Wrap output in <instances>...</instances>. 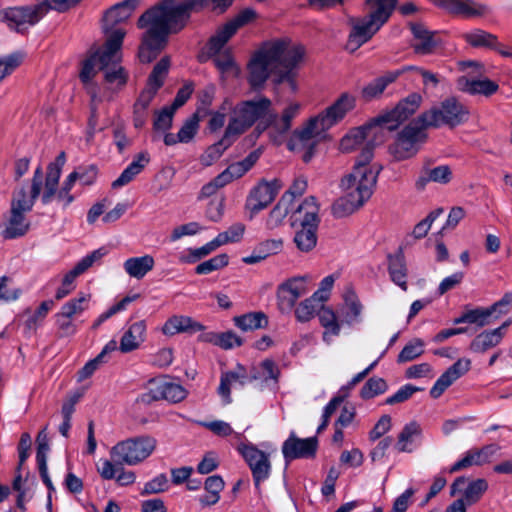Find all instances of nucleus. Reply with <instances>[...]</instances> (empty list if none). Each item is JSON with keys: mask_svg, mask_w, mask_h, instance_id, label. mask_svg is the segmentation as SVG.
Returning a JSON list of instances; mask_svg holds the SVG:
<instances>
[{"mask_svg": "<svg viewBox=\"0 0 512 512\" xmlns=\"http://www.w3.org/2000/svg\"><path fill=\"white\" fill-rule=\"evenodd\" d=\"M509 324L510 322L507 321L496 329L480 333L471 342L470 349L476 353H483L486 350L496 346L500 343L503 337V329L508 327Z\"/></svg>", "mask_w": 512, "mask_h": 512, "instance_id": "obj_37", "label": "nucleus"}, {"mask_svg": "<svg viewBox=\"0 0 512 512\" xmlns=\"http://www.w3.org/2000/svg\"><path fill=\"white\" fill-rule=\"evenodd\" d=\"M457 88L470 95H483L489 97L498 91L499 86L496 82L488 78L474 79L467 76H461L457 79Z\"/></svg>", "mask_w": 512, "mask_h": 512, "instance_id": "obj_27", "label": "nucleus"}, {"mask_svg": "<svg viewBox=\"0 0 512 512\" xmlns=\"http://www.w3.org/2000/svg\"><path fill=\"white\" fill-rule=\"evenodd\" d=\"M409 26L413 35L412 47L415 53L420 55L433 53L438 46L435 33L428 30L421 23H410Z\"/></svg>", "mask_w": 512, "mask_h": 512, "instance_id": "obj_25", "label": "nucleus"}, {"mask_svg": "<svg viewBox=\"0 0 512 512\" xmlns=\"http://www.w3.org/2000/svg\"><path fill=\"white\" fill-rule=\"evenodd\" d=\"M145 331L144 321H138L130 325L120 340L119 350L122 353L136 350L145 339Z\"/></svg>", "mask_w": 512, "mask_h": 512, "instance_id": "obj_35", "label": "nucleus"}, {"mask_svg": "<svg viewBox=\"0 0 512 512\" xmlns=\"http://www.w3.org/2000/svg\"><path fill=\"white\" fill-rule=\"evenodd\" d=\"M388 271L391 280L404 291L407 290V267L405 257L400 249L394 255H388Z\"/></svg>", "mask_w": 512, "mask_h": 512, "instance_id": "obj_38", "label": "nucleus"}, {"mask_svg": "<svg viewBox=\"0 0 512 512\" xmlns=\"http://www.w3.org/2000/svg\"><path fill=\"white\" fill-rule=\"evenodd\" d=\"M29 228L30 222L27 220L25 213L10 209L9 217L4 224V229L1 231V236L5 240L20 238L27 234Z\"/></svg>", "mask_w": 512, "mask_h": 512, "instance_id": "obj_29", "label": "nucleus"}, {"mask_svg": "<svg viewBox=\"0 0 512 512\" xmlns=\"http://www.w3.org/2000/svg\"><path fill=\"white\" fill-rule=\"evenodd\" d=\"M261 151L254 150L250 152L243 160L232 163L219 175L225 182V184L231 183L233 180L242 177L247 173L260 158Z\"/></svg>", "mask_w": 512, "mask_h": 512, "instance_id": "obj_33", "label": "nucleus"}, {"mask_svg": "<svg viewBox=\"0 0 512 512\" xmlns=\"http://www.w3.org/2000/svg\"><path fill=\"white\" fill-rule=\"evenodd\" d=\"M53 300L43 301L36 311L26 320L25 325L29 329H36L37 326L47 316L48 312L53 308Z\"/></svg>", "mask_w": 512, "mask_h": 512, "instance_id": "obj_63", "label": "nucleus"}, {"mask_svg": "<svg viewBox=\"0 0 512 512\" xmlns=\"http://www.w3.org/2000/svg\"><path fill=\"white\" fill-rule=\"evenodd\" d=\"M467 43L473 47H488L496 48L497 37L481 29H476L472 32L463 35Z\"/></svg>", "mask_w": 512, "mask_h": 512, "instance_id": "obj_49", "label": "nucleus"}, {"mask_svg": "<svg viewBox=\"0 0 512 512\" xmlns=\"http://www.w3.org/2000/svg\"><path fill=\"white\" fill-rule=\"evenodd\" d=\"M65 160V153L61 152L57 156L55 162L50 163L47 167L45 187L41 197V201L44 205L49 204L52 201L53 197L56 195L61 170L63 165L65 164Z\"/></svg>", "mask_w": 512, "mask_h": 512, "instance_id": "obj_26", "label": "nucleus"}, {"mask_svg": "<svg viewBox=\"0 0 512 512\" xmlns=\"http://www.w3.org/2000/svg\"><path fill=\"white\" fill-rule=\"evenodd\" d=\"M139 298V294H135L132 296H125L119 302L111 306L106 312L102 313L93 323L92 328L97 329L103 322L108 320L113 315L121 312L127 308V306Z\"/></svg>", "mask_w": 512, "mask_h": 512, "instance_id": "obj_58", "label": "nucleus"}, {"mask_svg": "<svg viewBox=\"0 0 512 512\" xmlns=\"http://www.w3.org/2000/svg\"><path fill=\"white\" fill-rule=\"evenodd\" d=\"M228 261L229 258L227 254H219L197 265L195 272L199 275L210 274L213 271L227 266Z\"/></svg>", "mask_w": 512, "mask_h": 512, "instance_id": "obj_59", "label": "nucleus"}, {"mask_svg": "<svg viewBox=\"0 0 512 512\" xmlns=\"http://www.w3.org/2000/svg\"><path fill=\"white\" fill-rule=\"evenodd\" d=\"M431 2L450 14L466 18L482 16L488 11L486 5L474 0H431Z\"/></svg>", "mask_w": 512, "mask_h": 512, "instance_id": "obj_21", "label": "nucleus"}, {"mask_svg": "<svg viewBox=\"0 0 512 512\" xmlns=\"http://www.w3.org/2000/svg\"><path fill=\"white\" fill-rule=\"evenodd\" d=\"M487 453L485 452V449L482 450H470L468 451L465 456L455 462L451 468L449 469L450 473H455L460 470L466 469L468 467H471L473 465H481L486 461Z\"/></svg>", "mask_w": 512, "mask_h": 512, "instance_id": "obj_50", "label": "nucleus"}, {"mask_svg": "<svg viewBox=\"0 0 512 512\" xmlns=\"http://www.w3.org/2000/svg\"><path fill=\"white\" fill-rule=\"evenodd\" d=\"M37 198L34 197L32 189L28 197L25 188L22 187L13 193L10 209L23 213L30 212Z\"/></svg>", "mask_w": 512, "mask_h": 512, "instance_id": "obj_53", "label": "nucleus"}, {"mask_svg": "<svg viewBox=\"0 0 512 512\" xmlns=\"http://www.w3.org/2000/svg\"><path fill=\"white\" fill-rule=\"evenodd\" d=\"M367 141L358 156L353 170L341 181L345 195L338 198L332 206V213L337 218L348 216L359 209L372 196L382 169L377 164H370L376 144L384 141V135L372 119L368 124L352 129L340 141L343 152L355 150Z\"/></svg>", "mask_w": 512, "mask_h": 512, "instance_id": "obj_1", "label": "nucleus"}, {"mask_svg": "<svg viewBox=\"0 0 512 512\" xmlns=\"http://www.w3.org/2000/svg\"><path fill=\"white\" fill-rule=\"evenodd\" d=\"M234 323L242 331H252L266 327L268 319L263 312H251L235 317Z\"/></svg>", "mask_w": 512, "mask_h": 512, "instance_id": "obj_45", "label": "nucleus"}, {"mask_svg": "<svg viewBox=\"0 0 512 512\" xmlns=\"http://www.w3.org/2000/svg\"><path fill=\"white\" fill-rule=\"evenodd\" d=\"M104 255H106V250L104 248H100L94 250L90 254L83 257L75 267L67 273V282H70L71 278H76L77 276L84 273L88 268H90L96 261H99Z\"/></svg>", "mask_w": 512, "mask_h": 512, "instance_id": "obj_51", "label": "nucleus"}, {"mask_svg": "<svg viewBox=\"0 0 512 512\" xmlns=\"http://www.w3.org/2000/svg\"><path fill=\"white\" fill-rule=\"evenodd\" d=\"M271 106V100L265 96L237 103L232 109L226 127L228 134H232L235 138L242 135L258 120H262L269 115Z\"/></svg>", "mask_w": 512, "mask_h": 512, "instance_id": "obj_6", "label": "nucleus"}, {"mask_svg": "<svg viewBox=\"0 0 512 512\" xmlns=\"http://www.w3.org/2000/svg\"><path fill=\"white\" fill-rule=\"evenodd\" d=\"M421 432V427L417 422L407 423L398 435L395 449L400 453L411 452L412 449L409 447V444H412L414 438L420 436Z\"/></svg>", "mask_w": 512, "mask_h": 512, "instance_id": "obj_44", "label": "nucleus"}, {"mask_svg": "<svg viewBox=\"0 0 512 512\" xmlns=\"http://www.w3.org/2000/svg\"><path fill=\"white\" fill-rule=\"evenodd\" d=\"M308 278V276L293 277L278 287V305L282 311L291 310L297 300L308 292L306 286Z\"/></svg>", "mask_w": 512, "mask_h": 512, "instance_id": "obj_19", "label": "nucleus"}, {"mask_svg": "<svg viewBox=\"0 0 512 512\" xmlns=\"http://www.w3.org/2000/svg\"><path fill=\"white\" fill-rule=\"evenodd\" d=\"M317 303L313 299H305L295 309L296 319L300 322H308L313 318L316 311H318Z\"/></svg>", "mask_w": 512, "mask_h": 512, "instance_id": "obj_64", "label": "nucleus"}, {"mask_svg": "<svg viewBox=\"0 0 512 512\" xmlns=\"http://www.w3.org/2000/svg\"><path fill=\"white\" fill-rule=\"evenodd\" d=\"M424 353V342L415 338L408 342L398 355L397 361L399 363L409 362Z\"/></svg>", "mask_w": 512, "mask_h": 512, "instance_id": "obj_56", "label": "nucleus"}, {"mask_svg": "<svg viewBox=\"0 0 512 512\" xmlns=\"http://www.w3.org/2000/svg\"><path fill=\"white\" fill-rule=\"evenodd\" d=\"M279 185L277 180L271 182L262 180L251 189L245 203L246 209L250 211V218L268 207L278 194Z\"/></svg>", "mask_w": 512, "mask_h": 512, "instance_id": "obj_16", "label": "nucleus"}, {"mask_svg": "<svg viewBox=\"0 0 512 512\" xmlns=\"http://www.w3.org/2000/svg\"><path fill=\"white\" fill-rule=\"evenodd\" d=\"M235 139L236 138L232 134H228V131L225 129L223 137L218 142L209 146L200 156L201 164L206 167L211 166L223 155L225 150L233 144Z\"/></svg>", "mask_w": 512, "mask_h": 512, "instance_id": "obj_40", "label": "nucleus"}, {"mask_svg": "<svg viewBox=\"0 0 512 512\" xmlns=\"http://www.w3.org/2000/svg\"><path fill=\"white\" fill-rule=\"evenodd\" d=\"M423 123L419 117L410 122L399 134L393 145L390 146V152L395 159L404 160L414 156L418 152V143L426 139Z\"/></svg>", "mask_w": 512, "mask_h": 512, "instance_id": "obj_11", "label": "nucleus"}, {"mask_svg": "<svg viewBox=\"0 0 512 512\" xmlns=\"http://www.w3.org/2000/svg\"><path fill=\"white\" fill-rule=\"evenodd\" d=\"M280 369L278 365L271 359L263 360L258 367L252 369L248 382L260 381L262 387L277 389L280 377Z\"/></svg>", "mask_w": 512, "mask_h": 512, "instance_id": "obj_24", "label": "nucleus"}, {"mask_svg": "<svg viewBox=\"0 0 512 512\" xmlns=\"http://www.w3.org/2000/svg\"><path fill=\"white\" fill-rule=\"evenodd\" d=\"M451 177L452 172L447 165H440L434 168H424L421 171L415 185L417 189L422 190L429 182L447 184L450 182Z\"/></svg>", "mask_w": 512, "mask_h": 512, "instance_id": "obj_39", "label": "nucleus"}, {"mask_svg": "<svg viewBox=\"0 0 512 512\" xmlns=\"http://www.w3.org/2000/svg\"><path fill=\"white\" fill-rule=\"evenodd\" d=\"M329 129L319 115L311 118L302 128L296 129L287 143L288 149L301 155L305 163L311 161L322 134Z\"/></svg>", "mask_w": 512, "mask_h": 512, "instance_id": "obj_8", "label": "nucleus"}, {"mask_svg": "<svg viewBox=\"0 0 512 512\" xmlns=\"http://www.w3.org/2000/svg\"><path fill=\"white\" fill-rule=\"evenodd\" d=\"M246 369L242 365H237L233 371L223 372L220 377V384L218 387V394L223 399L225 404L231 403V387L234 383H239L244 386L247 383Z\"/></svg>", "mask_w": 512, "mask_h": 512, "instance_id": "obj_30", "label": "nucleus"}, {"mask_svg": "<svg viewBox=\"0 0 512 512\" xmlns=\"http://www.w3.org/2000/svg\"><path fill=\"white\" fill-rule=\"evenodd\" d=\"M318 318L320 324L325 328L323 334L324 341L327 340L328 335L338 336L340 333V324L337 315L331 307L321 306L318 310Z\"/></svg>", "mask_w": 512, "mask_h": 512, "instance_id": "obj_46", "label": "nucleus"}, {"mask_svg": "<svg viewBox=\"0 0 512 512\" xmlns=\"http://www.w3.org/2000/svg\"><path fill=\"white\" fill-rule=\"evenodd\" d=\"M487 490L488 482L485 479L479 478L468 482L467 478L460 476L452 483L450 494L455 496L457 493H462L460 499L464 500L466 507L476 504Z\"/></svg>", "mask_w": 512, "mask_h": 512, "instance_id": "obj_20", "label": "nucleus"}, {"mask_svg": "<svg viewBox=\"0 0 512 512\" xmlns=\"http://www.w3.org/2000/svg\"><path fill=\"white\" fill-rule=\"evenodd\" d=\"M225 483L221 476H209L204 483L206 495L199 497V502L203 506H211L216 504L220 499V492L224 489Z\"/></svg>", "mask_w": 512, "mask_h": 512, "instance_id": "obj_41", "label": "nucleus"}, {"mask_svg": "<svg viewBox=\"0 0 512 512\" xmlns=\"http://www.w3.org/2000/svg\"><path fill=\"white\" fill-rule=\"evenodd\" d=\"M368 14L362 18L351 19V31L346 50L353 53L368 42L373 35L389 20L397 0H366Z\"/></svg>", "mask_w": 512, "mask_h": 512, "instance_id": "obj_4", "label": "nucleus"}, {"mask_svg": "<svg viewBox=\"0 0 512 512\" xmlns=\"http://www.w3.org/2000/svg\"><path fill=\"white\" fill-rule=\"evenodd\" d=\"M46 15V8L37 3L28 6L8 8L0 12V19L17 32L23 33Z\"/></svg>", "mask_w": 512, "mask_h": 512, "instance_id": "obj_13", "label": "nucleus"}, {"mask_svg": "<svg viewBox=\"0 0 512 512\" xmlns=\"http://www.w3.org/2000/svg\"><path fill=\"white\" fill-rule=\"evenodd\" d=\"M256 16L252 9H245L241 11L234 19L224 24L217 33L209 40V49L211 52H218L224 47L229 39L237 32V30L249 23Z\"/></svg>", "mask_w": 512, "mask_h": 512, "instance_id": "obj_17", "label": "nucleus"}, {"mask_svg": "<svg viewBox=\"0 0 512 512\" xmlns=\"http://www.w3.org/2000/svg\"><path fill=\"white\" fill-rule=\"evenodd\" d=\"M299 111L300 105L298 103H291L284 109L280 118H277L276 114L270 115L271 119L264 128L273 123L277 132L284 134L290 130L292 120L299 114Z\"/></svg>", "mask_w": 512, "mask_h": 512, "instance_id": "obj_42", "label": "nucleus"}, {"mask_svg": "<svg viewBox=\"0 0 512 512\" xmlns=\"http://www.w3.org/2000/svg\"><path fill=\"white\" fill-rule=\"evenodd\" d=\"M126 32L116 30L110 35L102 47L89 50L88 56L81 63L79 78L83 84H88L99 71L104 70L108 64L115 63L118 51L121 49Z\"/></svg>", "mask_w": 512, "mask_h": 512, "instance_id": "obj_5", "label": "nucleus"}, {"mask_svg": "<svg viewBox=\"0 0 512 512\" xmlns=\"http://www.w3.org/2000/svg\"><path fill=\"white\" fill-rule=\"evenodd\" d=\"M199 127V118L196 114L191 116L180 128L177 140L181 143L190 142L196 135Z\"/></svg>", "mask_w": 512, "mask_h": 512, "instance_id": "obj_62", "label": "nucleus"}, {"mask_svg": "<svg viewBox=\"0 0 512 512\" xmlns=\"http://www.w3.org/2000/svg\"><path fill=\"white\" fill-rule=\"evenodd\" d=\"M160 399H165L172 403L183 401L187 395V390L180 384L172 382H163L157 386Z\"/></svg>", "mask_w": 512, "mask_h": 512, "instance_id": "obj_48", "label": "nucleus"}, {"mask_svg": "<svg viewBox=\"0 0 512 512\" xmlns=\"http://www.w3.org/2000/svg\"><path fill=\"white\" fill-rule=\"evenodd\" d=\"M104 255H106V250L104 248H100L94 250L90 254L83 257L75 267L67 273V282H70L71 278H76L77 276L84 273L88 268H90L96 261H99Z\"/></svg>", "mask_w": 512, "mask_h": 512, "instance_id": "obj_52", "label": "nucleus"}, {"mask_svg": "<svg viewBox=\"0 0 512 512\" xmlns=\"http://www.w3.org/2000/svg\"><path fill=\"white\" fill-rule=\"evenodd\" d=\"M155 266L154 258L149 255L131 257L124 261V271L132 278L143 279Z\"/></svg>", "mask_w": 512, "mask_h": 512, "instance_id": "obj_36", "label": "nucleus"}, {"mask_svg": "<svg viewBox=\"0 0 512 512\" xmlns=\"http://www.w3.org/2000/svg\"><path fill=\"white\" fill-rule=\"evenodd\" d=\"M89 302V295L82 294L77 298H73L66 302L62 307L59 313H62L70 318H73L75 315L81 314L84 310L87 309Z\"/></svg>", "mask_w": 512, "mask_h": 512, "instance_id": "obj_60", "label": "nucleus"}, {"mask_svg": "<svg viewBox=\"0 0 512 512\" xmlns=\"http://www.w3.org/2000/svg\"><path fill=\"white\" fill-rule=\"evenodd\" d=\"M237 449L252 472L256 488H259L261 482L268 479L270 475L271 463L268 455L251 443L240 444Z\"/></svg>", "mask_w": 512, "mask_h": 512, "instance_id": "obj_14", "label": "nucleus"}, {"mask_svg": "<svg viewBox=\"0 0 512 512\" xmlns=\"http://www.w3.org/2000/svg\"><path fill=\"white\" fill-rule=\"evenodd\" d=\"M468 108L454 97H449L442 101L440 105L433 106L428 111L419 116V121L424 127L450 128L461 125L468 120Z\"/></svg>", "mask_w": 512, "mask_h": 512, "instance_id": "obj_7", "label": "nucleus"}, {"mask_svg": "<svg viewBox=\"0 0 512 512\" xmlns=\"http://www.w3.org/2000/svg\"><path fill=\"white\" fill-rule=\"evenodd\" d=\"M470 365L471 361L469 359L457 360L434 383L430 390L431 397L439 398L448 387L469 371Z\"/></svg>", "mask_w": 512, "mask_h": 512, "instance_id": "obj_22", "label": "nucleus"}, {"mask_svg": "<svg viewBox=\"0 0 512 512\" xmlns=\"http://www.w3.org/2000/svg\"><path fill=\"white\" fill-rule=\"evenodd\" d=\"M204 329L203 325L194 321L191 317L183 315H174L170 317L162 327L165 335H175L178 333H196Z\"/></svg>", "mask_w": 512, "mask_h": 512, "instance_id": "obj_31", "label": "nucleus"}, {"mask_svg": "<svg viewBox=\"0 0 512 512\" xmlns=\"http://www.w3.org/2000/svg\"><path fill=\"white\" fill-rule=\"evenodd\" d=\"M139 4V0H124L108 9L103 16L102 29L107 38L116 30H125L117 27L126 22L133 14Z\"/></svg>", "mask_w": 512, "mask_h": 512, "instance_id": "obj_18", "label": "nucleus"}, {"mask_svg": "<svg viewBox=\"0 0 512 512\" xmlns=\"http://www.w3.org/2000/svg\"><path fill=\"white\" fill-rule=\"evenodd\" d=\"M170 67V58L168 56H164L161 60L154 66L152 72L148 77L147 83L150 85H154V87L161 88L164 80L168 74Z\"/></svg>", "mask_w": 512, "mask_h": 512, "instance_id": "obj_57", "label": "nucleus"}, {"mask_svg": "<svg viewBox=\"0 0 512 512\" xmlns=\"http://www.w3.org/2000/svg\"><path fill=\"white\" fill-rule=\"evenodd\" d=\"M363 309L364 306L354 291H348L344 294V303L340 308L344 323L349 326L360 323Z\"/></svg>", "mask_w": 512, "mask_h": 512, "instance_id": "obj_32", "label": "nucleus"}, {"mask_svg": "<svg viewBox=\"0 0 512 512\" xmlns=\"http://www.w3.org/2000/svg\"><path fill=\"white\" fill-rule=\"evenodd\" d=\"M149 162L150 156L148 152L143 151L138 153L133 161L122 171L120 176L112 182V188L119 189L128 185L144 170Z\"/></svg>", "mask_w": 512, "mask_h": 512, "instance_id": "obj_28", "label": "nucleus"}, {"mask_svg": "<svg viewBox=\"0 0 512 512\" xmlns=\"http://www.w3.org/2000/svg\"><path fill=\"white\" fill-rule=\"evenodd\" d=\"M401 74V71H389L384 75L375 78L362 88L361 96L365 101H371L378 98Z\"/></svg>", "mask_w": 512, "mask_h": 512, "instance_id": "obj_34", "label": "nucleus"}, {"mask_svg": "<svg viewBox=\"0 0 512 512\" xmlns=\"http://www.w3.org/2000/svg\"><path fill=\"white\" fill-rule=\"evenodd\" d=\"M387 389L388 385L383 378L371 377L361 388L360 396L362 399H371L383 394Z\"/></svg>", "mask_w": 512, "mask_h": 512, "instance_id": "obj_55", "label": "nucleus"}, {"mask_svg": "<svg viewBox=\"0 0 512 512\" xmlns=\"http://www.w3.org/2000/svg\"><path fill=\"white\" fill-rule=\"evenodd\" d=\"M156 447V440L150 436L129 438L112 447V460L126 465H137L148 458Z\"/></svg>", "mask_w": 512, "mask_h": 512, "instance_id": "obj_10", "label": "nucleus"}, {"mask_svg": "<svg viewBox=\"0 0 512 512\" xmlns=\"http://www.w3.org/2000/svg\"><path fill=\"white\" fill-rule=\"evenodd\" d=\"M421 102L422 96L412 93L401 100L393 110L374 118V123L383 134L385 131H394L417 111Z\"/></svg>", "mask_w": 512, "mask_h": 512, "instance_id": "obj_12", "label": "nucleus"}, {"mask_svg": "<svg viewBox=\"0 0 512 512\" xmlns=\"http://www.w3.org/2000/svg\"><path fill=\"white\" fill-rule=\"evenodd\" d=\"M220 51H221V49L218 52L214 53V52H211L210 49L208 48L209 54L215 55V57L213 58V62L215 64V66L217 67V69L223 74H225V73L237 74L238 68L236 67V64H235L231 54L228 52L220 53Z\"/></svg>", "mask_w": 512, "mask_h": 512, "instance_id": "obj_61", "label": "nucleus"}, {"mask_svg": "<svg viewBox=\"0 0 512 512\" xmlns=\"http://www.w3.org/2000/svg\"><path fill=\"white\" fill-rule=\"evenodd\" d=\"M304 55V47L288 38L264 43L248 64L249 84L254 90L260 89L271 74L275 84L286 83L295 92L296 77Z\"/></svg>", "mask_w": 512, "mask_h": 512, "instance_id": "obj_3", "label": "nucleus"}, {"mask_svg": "<svg viewBox=\"0 0 512 512\" xmlns=\"http://www.w3.org/2000/svg\"><path fill=\"white\" fill-rule=\"evenodd\" d=\"M121 61V53L118 51V59L115 63L108 64L106 68H104V80L107 84L120 88L123 87L128 79V74L125 69L120 66Z\"/></svg>", "mask_w": 512, "mask_h": 512, "instance_id": "obj_43", "label": "nucleus"}, {"mask_svg": "<svg viewBox=\"0 0 512 512\" xmlns=\"http://www.w3.org/2000/svg\"><path fill=\"white\" fill-rule=\"evenodd\" d=\"M355 103V96L344 92L332 105L320 113L319 117L322 118L325 122V125L330 128L334 124L341 121L349 111L354 109Z\"/></svg>", "mask_w": 512, "mask_h": 512, "instance_id": "obj_23", "label": "nucleus"}, {"mask_svg": "<svg viewBox=\"0 0 512 512\" xmlns=\"http://www.w3.org/2000/svg\"><path fill=\"white\" fill-rule=\"evenodd\" d=\"M493 313L489 308H476L462 313L461 316L454 320V324L469 323L476 324L478 327H483L490 323V318Z\"/></svg>", "mask_w": 512, "mask_h": 512, "instance_id": "obj_47", "label": "nucleus"}, {"mask_svg": "<svg viewBox=\"0 0 512 512\" xmlns=\"http://www.w3.org/2000/svg\"><path fill=\"white\" fill-rule=\"evenodd\" d=\"M302 214L301 229L295 233L294 243L301 252H310L317 244V230L320 223L319 205L314 196L307 197L295 211Z\"/></svg>", "mask_w": 512, "mask_h": 512, "instance_id": "obj_9", "label": "nucleus"}, {"mask_svg": "<svg viewBox=\"0 0 512 512\" xmlns=\"http://www.w3.org/2000/svg\"><path fill=\"white\" fill-rule=\"evenodd\" d=\"M318 450L317 437L299 438L294 432L283 442L282 454L286 463L295 459H312Z\"/></svg>", "mask_w": 512, "mask_h": 512, "instance_id": "obj_15", "label": "nucleus"}, {"mask_svg": "<svg viewBox=\"0 0 512 512\" xmlns=\"http://www.w3.org/2000/svg\"><path fill=\"white\" fill-rule=\"evenodd\" d=\"M234 0H162L138 19L140 29L146 28L139 48L142 63L155 60L168 44V36L183 30L193 12L211 6L217 14L224 13Z\"/></svg>", "mask_w": 512, "mask_h": 512, "instance_id": "obj_2", "label": "nucleus"}, {"mask_svg": "<svg viewBox=\"0 0 512 512\" xmlns=\"http://www.w3.org/2000/svg\"><path fill=\"white\" fill-rule=\"evenodd\" d=\"M24 54L14 52L4 58H0V83L12 74L23 62Z\"/></svg>", "mask_w": 512, "mask_h": 512, "instance_id": "obj_54", "label": "nucleus"}]
</instances>
